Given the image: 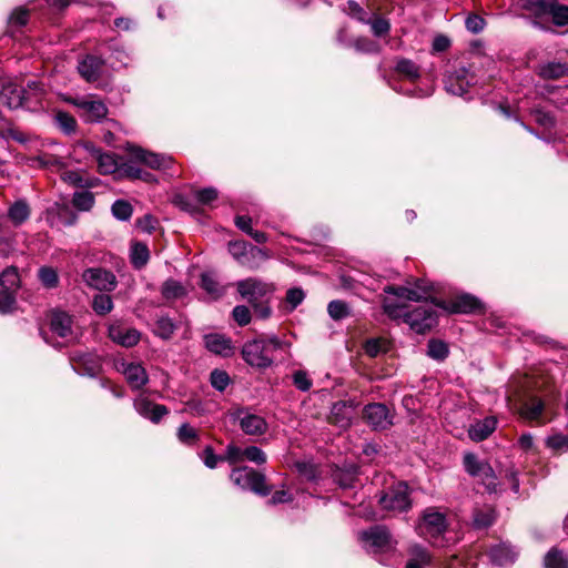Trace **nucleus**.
I'll use <instances>...</instances> for the list:
<instances>
[{"label": "nucleus", "instance_id": "1", "mask_svg": "<svg viewBox=\"0 0 568 568\" xmlns=\"http://www.w3.org/2000/svg\"><path fill=\"white\" fill-rule=\"evenodd\" d=\"M385 313L392 318H404V322L418 334H424L437 323V314L432 305H422L412 312L403 313L404 305L385 297L383 301Z\"/></svg>", "mask_w": 568, "mask_h": 568}, {"label": "nucleus", "instance_id": "2", "mask_svg": "<svg viewBox=\"0 0 568 568\" xmlns=\"http://www.w3.org/2000/svg\"><path fill=\"white\" fill-rule=\"evenodd\" d=\"M288 346L287 343L278 339L276 336L257 338L243 345L242 356L248 365L266 368L273 364V352Z\"/></svg>", "mask_w": 568, "mask_h": 568}, {"label": "nucleus", "instance_id": "3", "mask_svg": "<svg viewBox=\"0 0 568 568\" xmlns=\"http://www.w3.org/2000/svg\"><path fill=\"white\" fill-rule=\"evenodd\" d=\"M464 466L470 476L479 479L488 493H496L498 490L499 483L488 463L479 460L476 455L468 453L464 456Z\"/></svg>", "mask_w": 568, "mask_h": 568}, {"label": "nucleus", "instance_id": "4", "mask_svg": "<svg viewBox=\"0 0 568 568\" xmlns=\"http://www.w3.org/2000/svg\"><path fill=\"white\" fill-rule=\"evenodd\" d=\"M464 466L470 476L479 479L488 493H496L498 490L499 483L488 463L479 460L476 455L468 453L464 456Z\"/></svg>", "mask_w": 568, "mask_h": 568}, {"label": "nucleus", "instance_id": "5", "mask_svg": "<svg viewBox=\"0 0 568 568\" xmlns=\"http://www.w3.org/2000/svg\"><path fill=\"white\" fill-rule=\"evenodd\" d=\"M231 480L242 489H250L266 496L271 489L265 484V476L250 467H236L230 475Z\"/></svg>", "mask_w": 568, "mask_h": 568}, {"label": "nucleus", "instance_id": "6", "mask_svg": "<svg viewBox=\"0 0 568 568\" xmlns=\"http://www.w3.org/2000/svg\"><path fill=\"white\" fill-rule=\"evenodd\" d=\"M229 252L241 265L251 270L258 267L256 261H265L268 258V254L265 250L252 246L245 241L230 242Z\"/></svg>", "mask_w": 568, "mask_h": 568}, {"label": "nucleus", "instance_id": "7", "mask_svg": "<svg viewBox=\"0 0 568 568\" xmlns=\"http://www.w3.org/2000/svg\"><path fill=\"white\" fill-rule=\"evenodd\" d=\"M379 504L385 510L407 511L412 501L407 484L400 481L390 486L379 498Z\"/></svg>", "mask_w": 568, "mask_h": 568}, {"label": "nucleus", "instance_id": "8", "mask_svg": "<svg viewBox=\"0 0 568 568\" xmlns=\"http://www.w3.org/2000/svg\"><path fill=\"white\" fill-rule=\"evenodd\" d=\"M80 111V118L88 123L100 122L108 115V108L102 100L92 97H78L67 100Z\"/></svg>", "mask_w": 568, "mask_h": 568}, {"label": "nucleus", "instance_id": "9", "mask_svg": "<svg viewBox=\"0 0 568 568\" xmlns=\"http://www.w3.org/2000/svg\"><path fill=\"white\" fill-rule=\"evenodd\" d=\"M524 7L536 16L549 14L556 26L568 24V6L559 4L555 1H528Z\"/></svg>", "mask_w": 568, "mask_h": 568}, {"label": "nucleus", "instance_id": "10", "mask_svg": "<svg viewBox=\"0 0 568 568\" xmlns=\"http://www.w3.org/2000/svg\"><path fill=\"white\" fill-rule=\"evenodd\" d=\"M359 539L373 551H385L393 547V539L384 526H375L359 532Z\"/></svg>", "mask_w": 568, "mask_h": 568}, {"label": "nucleus", "instance_id": "11", "mask_svg": "<svg viewBox=\"0 0 568 568\" xmlns=\"http://www.w3.org/2000/svg\"><path fill=\"white\" fill-rule=\"evenodd\" d=\"M232 417L240 424L241 429L250 436H261L268 428L266 420L262 416L245 409L235 410L232 413Z\"/></svg>", "mask_w": 568, "mask_h": 568}, {"label": "nucleus", "instance_id": "12", "mask_svg": "<svg viewBox=\"0 0 568 568\" xmlns=\"http://www.w3.org/2000/svg\"><path fill=\"white\" fill-rule=\"evenodd\" d=\"M236 288L240 295L247 300L252 305H255L260 298L273 292V286L271 284L254 277L239 281L236 283Z\"/></svg>", "mask_w": 568, "mask_h": 568}, {"label": "nucleus", "instance_id": "13", "mask_svg": "<svg viewBox=\"0 0 568 568\" xmlns=\"http://www.w3.org/2000/svg\"><path fill=\"white\" fill-rule=\"evenodd\" d=\"M363 418L374 429H387L393 425V415L386 405L381 403L368 404L364 407Z\"/></svg>", "mask_w": 568, "mask_h": 568}, {"label": "nucleus", "instance_id": "14", "mask_svg": "<svg viewBox=\"0 0 568 568\" xmlns=\"http://www.w3.org/2000/svg\"><path fill=\"white\" fill-rule=\"evenodd\" d=\"M433 303L449 313H475L483 311V304L478 298L469 294L457 295L449 302L433 301Z\"/></svg>", "mask_w": 568, "mask_h": 568}, {"label": "nucleus", "instance_id": "15", "mask_svg": "<svg viewBox=\"0 0 568 568\" xmlns=\"http://www.w3.org/2000/svg\"><path fill=\"white\" fill-rule=\"evenodd\" d=\"M125 150L132 159L144 163L151 169H168L172 163V159L170 156L148 152L146 150L133 144H128Z\"/></svg>", "mask_w": 568, "mask_h": 568}, {"label": "nucleus", "instance_id": "16", "mask_svg": "<svg viewBox=\"0 0 568 568\" xmlns=\"http://www.w3.org/2000/svg\"><path fill=\"white\" fill-rule=\"evenodd\" d=\"M446 528L447 523L444 514L434 508H428L424 511L423 524L420 526L423 535L436 538L445 532Z\"/></svg>", "mask_w": 568, "mask_h": 568}, {"label": "nucleus", "instance_id": "17", "mask_svg": "<svg viewBox=\"0 0 568 568\" xmlns=\"http://www.w3.org/2000/svg\"><path fill=\"white\" fill-rule=\"evenodd\" d=\"M83 281L99 291H111L115 286V276L103 268H88L82 275Z\"/></svg>", "mask_w": 568, "mask_h": 568}, {"label": "nucleus", "instance_id": "18", "mask_svg": "<svg viewBox=\"0 0 568 568\" xmlns=\"http://www.w3.org/2000/svg\"><path fill=\"white\" fill-rule=\"evenodd\" d=\"M355 417V405L352 400H339L333 404L329 415V422L339 428L351 426Z\"/></svg>", "mask_w": 568, "mask_h": 568}, {"label": "nucleus", "instance_id": "19", "mask_svg": "<svg viewBox=\"0 0 568 568\" xmlns=\"http://www.w3.org/2000/svg\"><path fill=\"white\" fill-rule=\"evenodd\" d=\"M72 323L71 316L65 312L53 311L51 313L50 329L54 335L61 337L65 342H70L74 338Z\"/></svg>", "mask_w": 568, "mask_h": 568}, {"label": "nucleus", "instance_id": "20", "mask_svg": "<svg viewBox=\"0 0 568 568\" xmlns=\"http://www.w3.org/2000/svg\"><path fill=\"white\" fill-rule=\"evenodd\" d=\"M0 100L10 109H18L28 100L26 89H21L11 82L3 83L0 81Z\"/></svg>", "mask_w": 568, "mask_h": 568}, {"label": "nucleus", "instance_id": "21", "mask_svg": "<svg viewBox=\"0 0 568 568\" xmlns=\"http://www.w3.org/2000/svg\"><path fill=\"white\" fill-rule=\"evenodd\" d=\"M118 371L125 376L128 384L133 389H140L148 383V374L140 364L122 362L118 365Z\"/></svg>", "mask_w": 568, "mask_h": 568}, {"label": "nucleus", "instance_id": "22", "mask_svg": "<svg viewBox=\"0 0 568 568\" xmlns=\"http://www.w3.org/2000/svg\"><path fill=\"white\" fill-rule=\"evenodd\" d=\"M134 408L141 416L150 419L153 423H158L164 415L168 414V409L164 405L153 404L144 395H140L134 400Z\"/></svg>", "mask_w": 568, "mask_h": 568}, {"label": "nucleus", "instance_id": "23", "mask_svg": "<svg viewBox=\"0 0 568 568\" xmlns=\"http://www.w3.org/2000/svg\"><path fill=\"white\" fill-rule=\"evenodd\" d=\"M109 337L124 347H132L140 341V333L134 328L113 324L109 327Z\"/></svg>", "mask_w": 568, "mask_h": 568}, {"label": "nucleus", "instance_id": "24", "mask_svg": "<svg viewBox=\"0 0 568 568\" xmlns=\"http://www.w3.org/2000/svg\"><path fill=\"white\" fill-rule=\"evenodd\" d=\"M83 148L89 151L98 161V168L102 174H111L118 171L120 163L112 153H100L92 144L85 143Z\"/></svg>", "mask_w": 568, "mask_h": 568}, {"label": "nucleus", "instance_id": "25", "mask_svg": "<svg viewBox=\"0 0 568 568\" xmlns=\"http://www.w3.org/2000/svg\"><path fill=\"white\" fill-rule=\"evenodd\" d=\"M205 347L217 355L231 356L233 354V347L231 341L224 335L212 333L204 336Z\"/></svg>", "mask_w": 568, "mask_h": 568}, {"label": "nucleus", "instance_id": "26", "mask_svg": "<svg viewBox=\"0 0 568 568\" xmlns=\"http://www.w3.org/2000/svg\"><path fill=\"white\" fill-rule=\"evenodd\" d=\"M102 67L103 61L100 58L88 55L79 63L78 70L87 81L92 82L100 77Z\"/></svg>", "mask_w": 568, "mask_h": 568}, {"label": "nucleus", "instance_id": "27", "mask_svg": "<svg viewBox=\"0 0 568 568\" xmlns=\"http://www.w3.org/2000/svg\"><path fill=\"white\" fill-rule=\"evenodd\" d=\"M497 420L494 417H486L483 420H478L470 426L468 435L474 442H481L486 439L495 429Z\"/></svg>", "mask_w": 568, "mask_h": 568}, {"label": "nucleus", "instance_id": "28", "mask_svg": "<svg viewBox=\"0 0 568 568\" xmlns=\"http://www.w3.org/2000/svg\"><path fill=\"white\" fill-rule=\"evenodd\" d=\"M545 412V405L538 397L527 398L520 406L519 414L527 420H539Z\"/></svg>", "mask_w": 568, "mask_h": 568}, {"label": "nucleus", "instance_id": "29", "mask_svg": "<svg viewBox=\"0 0 568 568\" xmlns=\"http://www.w3.org/2000/svg\"><path fill=\"white\" fill-rule=\"evenodd\" d=\"M31 214L29 204L24 200H18L8 209V219L14 226L23 224Z\"/></svg>", "mask_w": 568, "mask_h": 568}, {"label": "nucleus", "instance_id": "30", "mask_svg": "<svg viewBox=\"0 0 568 568\" xmlns=\"http://www.w3.org/2000/svg\"><path fill=\"white\" fill-rule=\"evenodd\" d=\"M377 8L374 3L367 4V10L362 8L356 1L349 0L344 11L353 19L357 20L363 24H368L372 19V11H376Z\"/></svg>", "mask_w": 568, "mask_h": 568}, {"label": "nucleus", "instance_id": "31", "mask_svg": "<svg viewBox=\"0 0 568 568\" xmlns=\"http://www.w3.org/2000/svg\"><path fill=\"white\" fill-rule=\"evenodd\" d=\"M537 73L545 80H557L568 74V64L560 62H548L540 64Z\"/></svg>", "mask_w": 568, "mask_h": 568}, {"label": "nucleus", "instance_id": "32", "mask_svg": "<svg viewBox=\"0 0 568 568\" xmlns=\"http://www.w3.org/2000/svg\"><path fill=\"white\" fill-rule=\"evenodd\" d=\"M469 81L465 79V71L449 74L445 81L446 90L455 95H463L467 92Z\"/></svg>", "mask_w": 568, "mask_h": 568}, {"label": "nucleus", "instance_id": "33", "mask_svg": "<svg viewBox=\"0 0 568 568\" xmlns=\"http://www.w3.org/2000/svg\"><path fill=\"white\" fill-rule=\"evenodd\" d=\"M20 284L19 274L16 267H7L0 274V293L9 295L14 292Z\"/></svg>", "mask_w": 568, "mask_h": 568}, {"label": "nucleus", "instance_id": "34", "mask_svg": "<svg viewBox=\"0 0 568 568\" xmlns=\"http://www.w3.org/2000/svg\"><path fill=\"white\" fill-rule=\"evenodd\" d=\"M495 509L490 506L476 507L473 513V526L477 529L489 527L495 521Z\"/></svg>", "mask_w": 568, "mask_h": 568}, {"label": "nucleus", "instance_id": "35", "mask_svg": "<svg viewBox=\"0 0 568 568\" xmlns=\"http://www.w3.org/2000/svg\"><path fill=\"white\" fill-rule=\"evenodd\" d=\"M489 556L495 564L504 566L514 562L517 552L509 546L500 545L491 548Z\"/></svg>", "mask_w": 568, "mask_h": 568}, {"label": "nucleus", "instance_id": "36", "mask_svg": "<svg viewBox=\"0 0 568 568\" xmlns=\"http://www.w3.org/2000/svg\"><path fill=\"white\" fill-rule=\"evenodd\" d=\"M130 258L132 265L140 270L146 265L150 258V252L144 243L135 242L131 246Z\"/></svg>", "mask_w": 568, "mask_h": 568}, {"label": "nucleus", "instance_id": "37", "mask_svg": "<svg viewBox=\"0 0 568 568\" xmlns=\"http://www.w3.org/2000/svg\"><path fill=\"white\" fill-rule=\"evenodd\" d=\"M201 286L213 298H217V297L222 296L225 292L224 287H222L219 284L216 276L213 273L202 274Z\"/></svg>", "mask_w": 568, "mask_h": 568}, {"label": "nucleus", "instance_id": "38", "mask_svg": "<svg viewBox=\"0 0 568 568\" xmlns=\"http://www.w3.org/2000/svg\"><path fill=\"white\" fill-rule=\"evenodd\" d=\"M162 296L165 300H178L186 294L185 287L175 280H166L161 288Z\"/></svg>", "mask_w": 568, "mask_h": 568}, {"label": "nucleus", "instance_id": "39", "mask_svg": "<svg viewBox=\"0 0 568 568\" xmlns=\"http://www.w3.org/2000/svg\"><path fill=\"white\" fill-rule=\"evenodd\" d=\"M544 564L546 568H568V556L554 547L546 554Z\"/></svg>", "mask_w": 568, "mask_h": 568}, {"label": "nucleus", "instance_id": "40", "mask_svg": "<svg viewBox=\"0 0 568 568\" xmlns=\"http://www.w3.org/2000/svg\"><path fill=\"white\" fill-rule=\"evenodd\" d=\"M371 26L372 33L375 37H385L390 31V23L387 19L383 18L378 11H372V19L368 23Z\"/></svg>", "mask_w": 568, "mask_h": 568}, {"label": "nucleus", "instance_id": "41", "mask_svg": "<svg viewBox=\"0 0 568 568\" xmlns=\"http://www.w3.org/2000/svg\"><path fill=\"white\" fill-rule=\"evenodd\" d=\"M384 292L387 294H393V295L397 296L398 298L407 300V301L418 302V301L424 300L423 294H420L418 291H416L414 288H409L406 286H397L396 287V286L389 285L384 288Z\"/></svg>", "mask_w": 568, "mask_h": 568}, {"label": "nucleus", "instance_id": "42", "mask_svg": "<svg viewBox=\"0 0 568 568\" xmlns=\"http://www.w3.org/2000/svg\"><path fill=\"white\" fill-rule=\"evenodd\" d=\"M54 121L65 134L74 133L77 130V120L68 112L58 111L54 115Z\"/></svg>", "mask_w": 568, "mask_h": 568}, {"label": "nucleus", "instance_id": "43", "mask_svg": "<svg viewBox=\"0 0 568 568\" xmlns=\"http://www.w3.org/2000/svg\"><path fill=\"white\" fill-rule=\"evenodd\" d=\"M175 331V324L166 316L156 320L154 332L163 339H169Z\"/></svg>", "mask_w": 568, "mask_h": 568}, {"label": "nucleus", "instance_id": "44", "mask_svg": "<svg viewBox=\"0 0 568 568\" xmlns=\"http://www.w3.org/2000/svg\"><path fill=\"white\" fill-rule=\"evenodd\" d=\"M410 559L408 561H415L417 565L428 566L432 560L430 554L420 545H412L408 549Z\"/></svg>", "mask_w": 568, "mask_h": 568}, {"label": "nucleus", "instance_id": "45", "mask_svg": "<svg viewBox=\"0 0 568 568\" xmlns=\"http://www.w3.org/2000/svg\"><path fill=\"white\" fill-rule=\"evenodd\" d=\"M327 312L335 321L345 318L351 314L348 305L339 300L332 301L327 306Z\"/></svg>", "mask_w": 568, "mask_h": 568}, {"label": "nucleus", "instance_id": "46", "mask_svg": "<svg viewBox=\"0 0 568 568\" xmlns=\"http://www.w3.org/2000/svg\"><path fill=\"white\" fill-rule=\"evenodd\" d=\"M396 70L409 80L419 78L418 67L410 60L402 59L397 62Z\"/></svg>", "mask_w": 568, "mask_h": 568}, {"label": "nucleus", "instance_id": "47", "mask_svg": "<svg viewBox=\"0 0 568 568\" xmlns=\"http://www.w3.org/2000/svg\"><path fill=\"white\" fill-rule=\"evenodd\" d=\"M38 276L47 288H53L59 283L57 271L49 266H42L38 272Z\"/></svg>", "mask_w": 568, "mask_h": 568}, {"label": "nucleus", "instance_id": "48", "mask_svg": "<svg viewBox=\"0 0 568 568\" xmlns=\"http://www.w3.org/2000/svg\"><path fill=\"white\" fill-rule=\"evenodd\" d=\"M427 354L436 361H443L448 355V347L442 341L432 339L428 342Z\"/></svg>", "mask_w": 568, "mask_h": 568}, {"label": "nucleus", "instance_id": "49", "mask_svg": "<svg viewBox=\"0 0 568 568\" xmlns=\"http://www.w3.org/2000/svg\"><path fill=\"white\" fill-rule=\"evenodd\" d=\"M92 307L98 314L105 315L112 311L113 302L109 295L98 294L93 298Z\"/></svg>", "mask_w": 568, "mask_h": 568}, {"label": "nucleus", "instance_id": "50", "mask_svg": "<svg viewBox=\"0 0 568 568\" xmlns=\"http://www.w3.org/2000/svg\"><path fill=\"white\" fill-rule=\"evenodd\" d=\"M73 205L81 211H89L94 204V196L89 191L77 192L73 195Z\"/></svg>", "mask_w": 568, "mask_h": 568}, {"label": "nucleus", "instance_id": "51", "mask_svg": "<svg viewBox=\"0 0 568 568\" xmlns=\"http://www.w3.org/2000/svg\"><path fill=\"white\" fill-rule=\"evenodd\" d=\"M133 212L132 205L124 201L118 200L112 205V214L121 221H126L131 217Z\"/></svg>", "mask_w": 568, "mask_h": 568}, {"label": "nucleus", "instance_id": "52", "mask_svg": "<svg viewBox=\"0 0 568 568\" xmlns=\"http://www.w3.org/2000/svg\"><path fill=\"white\" fill-rule=\"evenodd\" d=\"M354 48L356 51L363 53H378L381 51V47L377 42L365 37L357 38L354 41Z\"/></svg>", "mask_w": 568, "mask_h": 568}, {"label": "nucleus", "instance_id": "53", "mask_svg": "<svg viewBox=\"0 0 568 568\" xmlns=\"http://www.w3.org/2000/svg\"><path fill=\"white\" fill-rule=\"evenodd\" d=\"M73 359L82 365L89 375H94L100 369V363L95 356L82 354Z\"/></svg>", "mask_w": 568, "mask_h": 568}, {"label": "nucleus", "instance_id": "54", "mask_svg": "<svg viewBox=\"0 0 568 568\" xmlns=\"http://www.w3.org/2000/svg\"><path fill=\"white\" fill-rule=\"evenodd\" d=\"M197 432L194 427L189 424H183L178 430V438L183 444L191 445L197 440Z\"/></svg>", "mask_w": 568, "mask_h": 568}, {"label": "nucleus", "instance_id": "55", "mask_svg": "<svg viewBox=\"0 0 568 568\" xmlns=\"http://www.w3.org/2000/svg\"><path fill=\"white\" fill-rule=\"evenodd\" d=\"M245 460L256 465L265 464L267 460L266 454L256 446H248L244 448Z\"/></svg>", "mask_w": 568, "mask_h": 568}, {"label": "nucleus", "instance_id": "56", "mask_svg": "<svg viewBox=\"0 0 568 568\" xmlns=\"http://www.w3.org/2000/svg\"><path fill=\"white\" fill-rule=\"evenodd\" d=\"M224 459L230 464H240L245 460L244 449L234 444H230L225 449Z\"/></svg>", "mask_w": 568, "mask_h": 568}, {"label": "nucleus", "instance_id": "57", "mask_svg": "<svg viewBox=\"0 0 568 568\" xmlns=\"http://www.w3.org/2000/svg\"><path fill=\"white\" fill-rule=\"evenodd\" d=\"M293 384L302 392H307L313 385L312 379L305 371L294 372Z\"/></svg>", "mask_w": 568, "mask_h": 568}, {"label": "nucleus", "instance_id": "58", "mask_svg": "<svg viewBox=\"0 0 568 568\" xmlns=\"http://www.w3.org/2000/svg\"><path fill=\"white\" fill-rule=\"evenodd\" d=\"M210 379L212 386L217 390H224L230 383L229 375L225 372L219 369H215L211 373Z\"/></svg>", "mask_w": 568, "mask_h": 568}, {"label": "nucleus", "instance_id": "59", "mask_svg": "<svg viewBox=\"0 0 568 568\" xmlns=\"http://www.w3.org/2000/svg\"><path fill=\"white\" fill-rule=\"evenodd\" d=\"M365 353L371 357L378 356L382 352L386 351V343L383 339H369L365 343Z\"/></svg>", "mask_w": 568, "mask_h": 568}, {"label": "nucleus", "instance_id": "60", "mask_svg": "<svg viewBox=\"0 0 568 568\" xmlns=\"http://www.w3.org/2000/svg\"><path fill=\"white\" fill-rule=\"evenodd\" d=\"M28 19H29V11L24 8H17L12 11V13L9 17V24L17 26V27H23L27 24Z\"/></svg>", "mask_w": 568, "mask_h": 568}, {"label": "nucleus", "instance_id": "61", "mask_svg": "<svg viewBox=\"0 0 568 568\" xmlns=\"http://www.w3.org/2000/svg\"><path fill=\"white\" fill-rule=\"evenodd\" d=\"M233 318L241 326L247 325L251 321V312L248 307L244 305L235 306L233 310Z\"/></svg>", "mask_w": 568, "mask_h": 568}, {"label": "nucleus", "instance_id": "62", "mask_svg": "<svg viewBox=\"0 0 568 568\" xmlns=\"http://www.w3.org/2000/svg\"><path fill=\"white\" fill-rule=\"evenodd\" d=\"M305 294L301 288H291L286 293V302L290 304V311L297 307L304 300Z\"/></svg>", "mask_w": 568, "mask_h": 568}, {"label": "nucleus", "instance_id": "63", "mask_svg": "<svg viewBox=\"0 0 568 568\" xmlns=\"http://www.w3.org/2000/svg\"><path fill=\"white\" fill-rule=\"evenodd\" d=\"M194 196L201 204H210L211 202L216 200L217 191L213 187H206L203 190L195 191Z\"/></svg>", "mask_w": 568, "mask_h": 568}, {"label": "nucleus", "instance_id": "64", "mask_svg": "<svg viewBox=\"0 0 568 568\" xmlns=\"http://www.w3.org/2000/svg\"><path fill=\"white\" fill-rule=\"evenodd\" d=\"M61 179L75 186H87L88 181L82 178L78 171H64L61 174Z\"/></svg>", "mask_w": 568, "mask_h": 568}]
</instances>
